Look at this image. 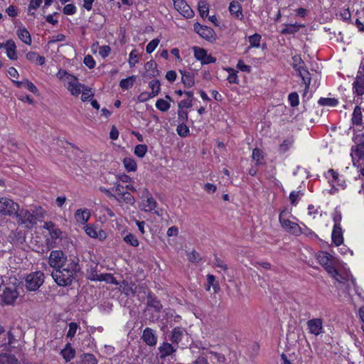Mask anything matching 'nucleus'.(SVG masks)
<instances>
[{
  "mask_svg": "<svg viewBox=\"0 0 364 364\" xmlns=\"http://www.w3.org/2000/svg\"><path fill=\"white\" fill-rule=\"evenodd\" d=\"M229 11L238 19H242L243 18L241 4L237 1H232L230 2Z\"/></svg>",
  "mask_w": 364,
  "mask_h": 364,
  "instance_id": "412c9836",
  "label": "nucleus"
},
{
  "mask_svg": "<svg viewBox=\"0 0 364 364\" xmlns=\"http://www.w3.org/2000/svg\"><path fill=\"white\" fill-rule=\"evenodd\" d=\"M76 12V7L74 4H69L64 6L63 13L66 15H73Z\"/></svg>",
  "mask_w": 364,
  "mask_h": 364,
  "instance_id": "338daca9",
  "label": "nucleus"
},
{
  "mask_svg": "<svg viewBox=\"0 0 364 364\" xmlns=\"http://www.w3.org/2000/svg\"><path fill=\"white\" fill-rule=\"evenodd\" d=\"M226 70L228 72L229 75L228 76V81L230 83L238 84L239 80L237 75V71L233 68H226Z\"/></svg>",
  "mask_w": 364,
  "mask_h": 364,
  "instance_id": "a19ab883",
  "label": "nucleus"
},
{
  "mask_svg": "<svg viewBox=\"0 0 364 364\" xmlns=\"http://www.w3.org/2000/svg\"><path fill=\"white\" fill-rule=\"evenodd\" d=\"M288 100L292 107H296L299 104V95L296 92L290 93Z\"/></svg>",
  "mask_w": 364,
  "mask_h": 364,
  "instance_id": "4d7b16f0",
  "label": "nucleus"
},
{
  "mask_svg": "<svg viewBox=\"0 0 364 364\" xmlns=\"http://www.w3.org/2000/svg\"><path fill=\"white\" fill-rule=\"evenodd\" d=\"M318 104L321 106H329V107H335L338 105V102L335 98H324L321 97L318 100Z\"/></svg>",
  "mask_w": 364,
  "mask_h": 364,
  "instance_id": "58836bf2",
  "label": "nucleus"
},
{
  "mask_svg": "<svg viewBox=\"0 0 364 364\" xmlns=\"http://www.w3.org/2000/svg\"><path fill=\"white\" fill-rule=\"evenodd\" d=\"M44 282V274L35 272L29 274L26 278V287L28 291H36Z\"/></svg>",
  "mask_w": 364,
  "mask_h": 364,
  "instance_id": "423d86ee",
  "label": "nucleus"
},
{
  "mask_svg": "<svg viewBox=\"0 0 364 364\" xmlns=\"http://www.w3.org/2000/svg\"><path fill=\"white\" fill-rule=\"evenodd\" d=\"M79 328V325L77 323L71 322L69 323V330L67 333V337L70 338H73L76 332L77 328Z\"/></svg>",
  "mask_w": 364,
  "mask_h": 364,
  "instance_id": "864d4df0",
  "label": "nucleus"
},
{
  "mask_svg": "<svg viewBox=\"0 0 364 364\" xmlns=\"http://www.w3.org/2000/svg\"><path fill=\"white\" fill-rule=\"evenodd\" d=\"M310 333L317 336L323 333V320L321 318H312L306 323Z\"/></svg>",
  "mask_w": 364,
  "mask_h": 364,
  "instance_id": "6e6552de",
  "label": "nucleus"
},
{
  "mask_svg": "<svg viewBox=\"0 0 364 364\" xmlns=\"http://www.w3.org/2000/svg\"><path fill=\"white\" fill-rule=\"evenodd\" d=\"M292 65L293 67L298 70V68H300V70H304L302 67L301 66V64L303 63V60L300 55H296L292 57Z\"/></svg>",
  "mask_w": 364,
  "mask_h": 364,
  "instance_id": "052dcab7",
  "label": "nucleus"
},
{
  "mask_svg": "<svg viewBox=\"0 0 364 364\" xmlns=\"http://www.w3.org/2000/svg\"><path fill=\"white\" fill-rule=\"evenodd\" d=\"M149 86L151 90L152 96H157L161 90V85L158 80H152L149 82Z\"/></svg>",
  "mask_w": 364,
  "mask_h": 364,
  "instance_id": "4c0bfd02",
  "label": "nucleus"
},
{
  "mask_svg": "<svg viewBox=\"0 0 364 364\" xmlns=\"http://www.w3.org/2000/svg\"><path fill=\"white\" fill-rule=\"evenodd\" d=\"M111 51V48L109 46H102L99 47V54L102 58H105L107 57Z\"/></svg>",
  "mask_w": 364,
  "mask_h": 364,
  "instance_id": "0e129e2a",
  "label": "nucleus"
},
{
  "mask_svg": "<svg viewBox=\"0 0 364 364\" xmlns=\"http://www.w3.org/2000/svg\"><path fill=\"white\" fill-rule=\"evenodd\" d=\"M294 142L292 138H288L283 141V142L279 146V151L282 153L286 152L289 150Z\"/></svg>",
  "mask_w": 364,
  "mask_h": 364,
  "instance_id": "de8ad7c7",
  "label": "nucleus"
},
{
  "mask_svg": "<svg viewBox=\"0 0 364 364\" xmlns=\"http://www.w3.org/2000/svg\"><path fill=\"white\" fill-rule=\"evenodd\" d=\"M82 364H97V360L92 354H84L82 358Z\"/></svg>",
  "mask_w": 364,
  "mask_h": 364,
  "instance_id": "49530a36",
  "label": "nucleus"
},
{
  "mask_svg": "<svg viewBox=\"0 0 364 364\" xmlns=\"http://www.w3.org/2000/svg\"><path fill=\"white\" fill-rule=\"evenodd\" d=\"M333 257L326 252H319L316 255V259L318 262L323 267L327 265L333 261Z\"/></svg>",
  "mask_w": 364,
  "mask_h": 364,
  "instance_id": "b1692460",
  "label": "nucleus"
},
{
  "mask_svg": "<svg viewBox=\"0 0 364 364\" xmlns=\"http://www.w3.org/2000/svg\"><path fill=\"white\" fill-rule=\"evenodd\" d=\"M184 331V329L181 327L174 328L171 337L172 343L178 344L182 340Z\"/></svg>",
  "mask_w": 364,
  "mask_h": 364,
  "instance_id": "c85d7f7f",
  "label": "nucleus"
},
{
  "mask_svg": "<svg viewBox=\"0 0 364 364\" xmlns=\"http://www.w3.org/2000/svg\"><path fill=\"white\" fill-rule=\"evenodd\" d=\"M176 132L180 136L186 137L189 134V128L183 122H182L178 125Z\"/></svg>",
  "mask_w": 364,
  "mask_h": 364,
  "instance_id": "c03bdc74",
  "label": "nucleus"
},
{
  "mask_svg": "<svg viewBox=\"0 0 364 364\" xmlns=\"http://www.w3.org/2000/svg\"><path fill=\"white\" fill-rule=\"evenodd\" d=\"M90 217V212L88 209H78L75 213V218L76 221L82 224H85L88 221Z\"/></svg>",
  "mask_w": 364,
  "mask_h": 364,
  "instance_id": "aec40b11",
  "label": "nucleus"
},
{
  "mask_svg": "<svg viewBox=\"0 0 364 364\" xmlns=\"http://www.w3.org/2000/svg\"><path fill=\"white\" fill-rule=\"evenodd\" d=\"M188 259L189 262L193 263H197L200 262L202 258L198 252L195 250H193L188 255Z\"/></svg>",
  "mask_w": 364,
  "mask_h": 364,
  "instance_id": "6e6d98bb",
  "label": "nucleus"
},
{
  "mask_svg": "<svg viewBox=\"0 0 364 364\" xmlns=\"http://www.w3.org/2000/svg\"><path fill=\"white\" fill-rule=\"evenodd\" d=\"M194 31L202 38L206 40L213 39L214 37V31L210 27L202 26L199 23H196L193 26Z\"/></svg>",
  "mask_w": 364,
  "mask_h": 364,
  "instance_id": "9b49d317",
  "label": "nucleus"
},
{
  "mask_svg": "<svg viewBox=\"0 0 364 364\" xmlns=\"http://www.w3.org/2000/svg\"><path fill=\"white\" fill-rule=\"evenodd\" d=\"M170 107V104L163 99H159L156 102V107L161 112L168 111Z\"/></svg>",
  "mask_w": 364,
  "mask_h": 364,
  "instance_id": "79ce46f5",
  "label": "nucleus"
},
{
  "mask_svg": "<svg viewBox=\"0 0 364 364\" xmlns=\"http://www.w3.org/2000/svg\"><path fill=\"white\" fill-rule=\"evenodd\" d=\"M14 215L17 223L25 228L30 229L36 224V217L27 210L18 208Z\"/></svg>",
  "mask_w": 364,
  "mask_h": 364,
  "instance_id": "7ed1b4c3",
  "label": "nucleus"
},
{
  "mask_svg": "<svg viewBox=\"0 0 364 364\" xmlns=\"http://www.w3.org/2000/svg\"><path fill=\"white\" fill-rule=\"evenodd\" d=\"M122 287H123V291L125 292L126 294L134 293V287H135L134 283H132V282L128 283V282L124 281L122 282Z\"/></svg>",
  "mask_w": 364,
  "mask_h": 364,
  "instance_id": "603ef678",
  "label": "nucleus"
},
{
  "mask_svg": "<svg viewBox=\"0 0 364 364\" xmlns=\"http://www.w3.org/2000/svg\"><path fill=\"white\" fill-rule=\"evenodd\" d=\"M332 240L336 246L343 243V237L341 225H334L332 231Z\"/></svg>",
  "mask_w": 364,
  "mask_h": 364,
  "instance_id": "a211bd4d",
  "label": "nucleus"
},
{
  "mask_svg": "<svg viewBox=\"0 0 364 364\" xmlns=\"http://www.w3.org/2000/svg\"><path fill=\"white\" fill-rule=\"evenodd\" d=\"M355 154L359 159L364 157V144H360L357 146L356 149L355 151Z\"/></svg>",
  "mask_w": 364,
  "mask_h": 364,
  "instance_id": "774afa93",
  "label": "nucleus"
},
{
  "mask_svg": "<svg viewBox=\"0 0 364 364\" xmlns=\"http://www.w3.org/2000/svg\"><path fill=\"white\" fill-rule=\"evenodd\" d=\"M112 191L114 192V198L119 203H125L132 205L135 203L134 197L127 191L123 186L117 184L112 188Z\"/></svg>",
  "mask_w": 364,
  "mask_h": 364,
  "instance_id": "39448f33",
  "label": "nucleus"
},
{
  "mask_svg": "<svg viewBox=\"0 0 364 364\" xmlns=\"http://www.w3.org/2000/svg\"><path fill=\"white\" fill-rule=\"evenodd\" d=\"M84 63L90 69L94 68L95 66V61L92 56L90 55H85L84 58Z\"/></svg>",
  "mask_w": 364,
  "mask_h": 364,
  "instance_id": "69168bd1",
  "label": "nucleus"
},
{
  "mask_svg": "<svg viewBox=\"0 0 364 364\" xmlns=\"http://www.w3.org/2000/svg\"><path fill=\"white\" fill-rule=\"evenodd\" d=\"M138 63V53L136 50H132L129 55V64L134 67Z\"/></svg>",
  "mask_w": 364,
  "mask_h": 364,
  "instance_id": "5fc2aeb1",
  "label": "nucleus"
},
{
  "mask_svg": "<svg viewBox=\"0 0 364 364\" xmlns=\"http://www.w3.org/2000/svg\"><path fill=\"white\" fill-rule=\"evenodd\" d=\"M4 301L7 304H11L18 297V292L11 289L6 288L3 293Z\"/></svg>",
  "mask_w": 364,
  "mask_h": 364,
  "instance_id": "5701e85b",
  "label": "nucleus"
},
{
  "mask_svg": "<svg viewBox=\"0 0 364 364\" xmlns=\"http://www.w3.org/2000/svg\"><path fill=\"white\" fill-rule=\"evenodd\" d=\"M124 241L127 244L132 245L133 247H137L139 245V241L137 238L135 237V235H134L132 233H129L126 236H124Z\"/></svg>",
  "mask_w": 364,
  "mask_h": 364,
  "instance_id": "37998d69",
  "label": "nucleus"
},
{
  "mask_svg": "<svg viewBox=\"0 0 364 364\" xmlns=\"http://www.w3.org/2000/svg\"><path fill=\"white\" fill-rule=\"evenodd\" d=\"M298 71L299 73L300 76L302 78L304 83L305 84V89L304 92V95L308 92L311 82V78L309 77V73L306 70H300V68H298Z\"/></svg>",
  "mask_w": 364,
  "mask_h": 364,
  "instance_id": "2f4dec72",
  "label": "nucleus"
},
{
  "mask_svg": "<svg viewBox=\"0 0 364 364\" xmlns=\"http://www.w3.org/2000/svg\"><path fill=\"white\" fill-rule=\"evenodd\" d=\"M252 157L253 160H255L256 161V164L257 165L261 164L262 160L263 159L262 151L259 149H257V148L254 149L252 150Z\"/></svg>",
  "mask_w": 364,
  "mask_h": 364,
  "instance_id": "8fccbe9b",
  "label": "nucleus"
},
{
  "mask_svg": "<svg viewBox=\"0 0 364 364\" xmlns=\"http://www.w3.org/2000/svg\"><path fill=\"white\" fill-rule=\"evenodd\" d=\"M84 228H85V231L87 233V235H88L90 237H93V238L96 237L97 230V228L90 225H87Z\"/></svg>",
  "mask_w": 364,
  "mask_h": 364,
  "instance_id": "680f3d73",
  "label": "nucleus"
},
{
  "mask_svg": "<svg viewBox=\"0 0 364 364\" xmlns=\"http://www.w3.org/2000/svg\"><path fill=\"white\" fill-rule=\"evenodd\" d=\"M143 341L149 346H154L157 343V336L155 331L151 328H146L142 333Z\"/></svg>",
  "mask_w": 364,
  "mask_h": 364,
  "instance_id": "f8f14e48",
  "label": "nucleus"
},
{
  "mask_svg": "<svg viewBox=\"0 0 364 364\" xmlns=\"http://www.w3.org/2000/svg\"><path fill=\"white\" fill-rule=\"evenodd\" d=\"M61 355L66 362L71 360L75 355V350L71 347L70 343H67L65 347L60 352Z\"/></svg>",
  "mask_w": 364,
  "mask_h": 364,
  "instance_id": "393cba45",
  "label": "nucleus"
},
{
  "mask_svg": "<svg viewBox=\"0 0 364 364\" xmlns=\"http://www.w3.org/2000/svg\"><path fill=\"white\" fill-rule=\"evenodd\" d=\"M26 59L29 60L30 62L34 63L39 65H43L45 63V58L43 56L39 55L36 52H28L26 54Z\"/></svg>",
  "mask_w": 364,
  "mask_h": 364,
  "instance_id": "a878e982",
  "label": "nucleus"
},
{
  "mask_svg": "<svg viewBox=\"0 0 364 364\" xmlns=\"http://www.w3.org/2000/svg\"><path fill=\"white\" fill-rule=\"evenodd\" d=\"M289 213L287 210H282L279 216V220L282 227L288 232L295 235L301 234V227L296 223L291 222L288 218Z\"/></svg>",
  "mask_w": 364,
  "mask_h": 364,
  "instance_id": "20e7f679",
  "label": "nucleus"
},
{
  "mask_svg": "<svg viewBox=\"0 0 364 364\" xmlns=\"http://www.w3.org/2000/svg\"><path fill=\"white\" fill-rule=\"evenodd\" d=\"M97 264H93L87 270V279L91 281H105L107 277H110L109 274H97Z\"/></svg>",
  "mask_w": 364,
  "mask_h": 364,
  "instance_id": "ddd939ff",
  "label": "nucleus"
},
{
  "mask_svg": "<svg viewBox=\"0 0 364 364\" xmlns=\"http://www.w3.org/2000/svg\"><path fill=\"white\" fill-rule=\"evenodd\" d=\"M147 146L145 144H139L135 146L134 154L140 157L143 158L147 152Z\"/></svg>",
  "mask_w": 364,
  "mask_h": 364,
  "instance_id": "a18cd8bd",
  "label": "nucleus"
},
{
  "mask_svg": "<svg viewBox=\"0 0 364 364\" xmlns=\"http://www.w3.org/2000/svg\"><path fill=\"white\" fill-rule=\"evenodd\" d=\"M18 38L26 44L31 45V37L30 33L26 28H19L16 33Z\"/></svg>",
  "mask_w": 364,
  "mask_h": 364,
  "instance_id": "cd10ccee",
  "label": "nucleus"
},
{
  "mask_svg": "<svg viewBox=\"0 0 364 364\" xmlns=\"http://www.w3.org/2000/svg\"><path fill=\"white\" fill-rule=\"evenodd\" d=\"M0 364H19V361L14 354L1 353Z\"/></svg>",
  "mask_w": 364,
  "mask_h": 364,
  "instance_id": "4be33fe9",
  "label": "nucleus"
},
{
  "mask_svg": "<svg viewBox=\"0 0 364 364\" xmlns=\"http://www.w3.org/2000/svg\"><path fill=\"white\" fill-rule=\"evenodd\" d=\"M70 261L79 263V259L75 257L70 256L68 257L61 250H53L50 253L48 263L53 269H55L68 266Z\"/></svg>",
  "mask_w": 364,
  "mask_h": 364,
  "instance_id": "f03ea898",
  "label": "nucleus"
},
{
  "mask_svg": "<svg viewBox=\"0 0 364 364\" xmlns=\"http://www.w3.org/2000/svg\"><path fill=\"white\" fill-rule=\"evenodd\" d=\"M81 92H82L81 100L83 102H85V101L91 99L94 95V93L92 92V90L86 86H85L84 88H82Z\"/></svg>",
  "mask_w": 364,
  "mask_h": 364,
  "instance_id": "3c124183",
  "label": "nucleus"
},
{
  "mask_svg": "<svg viewBox=\"0 0 364 364\" xmlns=\"http://www.w3.org/2000/svg\"><path fill=\"white\" fill-rule=\"evenodd\" d=\"M182 75L181 81L186 87H191L195 85L194 74L186 70H179Z\"/></svg>",
  "mask_w": 364,
  "mask_h": 364,
  "instance_id": "f3484780",
  "label": "nucleus"
},
{
  "mask_svg": "<svg viewBox=\"0 0 364 364\" xmlns=\"http://www.w3.org/2000/svg\"><path fill=\"white\" fill-rule=\"evenodd\" d=\"M159 43L158 38L153 39L146 46V50L148 53H151Z\"/></svg>",
  "mask_w": 364,
  "mask_h": 364,
  "instance_id": "13d9d810",
  "label": "nucleus"
},
{
  "mask_svg": "<svg viewBox=\"0 0 364 364\" xmlns=\"http://www.w3.org/2000/svg\"><path fill=\"white\" fill-rule=\"evenodd\" d=\"M353 88L355 92L362 96L364 95V75L361 73H358L353 83Z\"/></svg>",
  "mask_w": 364,
  "mask_h": 364,
  "instance_id": "2eb2a0df",
  "label": "nucleus"
},
{
  "mask_svg": "<svg viewBox=\"0 0 364 364\" xmlns=\"http://www.w3.org/2000/svg\"><path fill=\"white\" fill-rule=\"evenodd\" d=\"M67 89L70 91L72 95L78 96L84 88L85 85L77 82L75 84L71 85H67Z\"/></svg>",
  "mask_w": 364,
  "mask_h": 364,
  "instance_id": "f704fd0d",
  "label": "nucleus"
},
{
  "mask_svg": "<svg viewBox=\"0 0 364 364\" xmlns=\"http://www.w3.org/2000/svg\"><path fill=\"white\" fill-rule=\"evenodd\" d=\"M134 80V79L133 76L127 77L126 79H122L119 82V86L122 89L127 90L132 87Z\"/></svg>",
  "mask_w": 364,
  "mask_h": 364,
  "instance_id": "09e8293b",
  "label": "nucleus"
},
{
  "mask_svg": "<svg viewBox=\"0 0 364 364\" xmlns=\"http://www.w3.org/2000/svg\"><path fill=\"white\" fill-rule=\"evenodd\" d=\"M4 48L6 51L7 57L11 60H16V46L14 41L8 40L4 44Z\"/></svg>",
  "mask_w": 364,
  "mask_h": 364,
  "instance_id": "dca6fc26",
  "label": "nucleus"
},
{
  "mask_svg": "<svg viewBox=\"0 0 364 364\" xmlns=\"http://www.w3.org/2000/svg\"><path fill=\"white\" fill-rule=\"evenodd\" d=\"M175 9L184 17L191 18L193 16V11L185 0H173Z\"/></svg>",
  "mask_w": 364,
  "mask_h": 364,
  "instance_id": "1a4fd4ad",
  "label": "nucleus"
},
{
  "mask_svg": "<svg viewBox=\"0 0 364 364\" xmlns=\"http://www.w3.org/2000/svg\"><path fill=\"white\" fill-rule=\"evenodd\" d=\"M303 26V25L298 23L287 24L285 25V27L281 31V33L282 34H294Z\"/></svg>",
  "mask_w": 364,
  "mask_h": 364,
  "instance_id": "473e14b6",
  "label": "nucleus"
},
{
  "mask_svg": "<svg viewBox=\"0 0 364 364\" xmlns=\"http://www.w3.org/2000/svg\"><path fill=\"white\" fill-rule=\"evenodd\" d=\"M352 122L354 124L356 125H361L363 123L361 108L358 106H356L353 110Z\"/></svg>",
  "mask_w": 364,
  "mask_h": 364,
  "instance_id": "72a5a7b5",
  "label": "nucleus"
},
{
  "mask_svg": "<svg viewBox=\"0 0 364 364\" xmlns=\"http://www.w3.org/2000/svg\"><path fill=\"white\" fill-rule=\"evenodd\" d=\"M157 203L151 196H147L146 200H142L140 208L145 212H151L156 207Z\"/></svg>",
  "mask_w": 364,
  "mask_h": 364,
  "instance_id": "6ab92c4d",
  "label": "nucleus"
},
{
  "mask_svg": "<svg viewBox=\"0 0 364 364\" xmlns=\"http://www.w3.org/2000/svg\"><path fill=\"white\" fill-rule=\"evenodd\" d=\"M147 304L150 307L154 308L157 312H159L162 309L161 302L155 296L150 294H149L147 296Z\"/></svg>",
  "mask_w": 364,
  "mask_h": 364,
  "instance_id": "7c9ffc66",
  "label": "nucleus"
},
{
  "mask_svg": "<svg viewBox=\"0 0 364 364\" xmlns=\"http://www.w3.org/2000/svg\"><path fill=\"white\" fill-rule=\"evenodd\" d=\"M194 56L200 60L202 64L213 63L216 61V58L208 55L205 50L198 47H194Z\"/></svg>",
  "mask_w": 364,
  "mask_h": 364,
  "instance_id": "9d476101",
  "label": "nucleus"
},
{
  "mask_svg": "<svg viewBox=\"0 0 364 364\" xmlns=\"http://www.w3.org/2000/svg\"><path fill=\"white\" fill-rule=\"evenodd\" d=\"M301 196H302V193H300V191H292L291 192L289 195V200L291 203V204H296L297 201L299 200Z\"/></svg>",
  "mask_w": 364,
  "mask_h": 364,
  "instance_id": "e2e57ef3",
  "label": "nucleus"
},
{
  "mask_svg": "<svg viewBox=\"0 0 364 364\" xmlns=\"http://www.w3.org/2000/svg\"><path fill=\"white\" fill-rule=\"evenodd\" d=\"M144 68L146 70V73L149 77H155L159 75V70H157V65L154 60L148 61L145 65Z\"/></svg>",
  "mask_w": 364,
  "mask_h": 364,
  "instance_id": "bb28decb",
  "label": "nucleus"
},
{
  "mask_svg": "<svg viewBox=\"0 0 364 364\" xmlns=\"http://www.w3.org/2000/svg\"><path fill=\"white\" fill-rule=\"evenodd\" d=\"M207 284L205 286V288L207 291H210V287H213L214 291L218 292L220 289L218 283L215 281V277L213 274L207 275Z\"/></svg>",
  "mask_w": 364,
  "mask_h": 364,
  "instance_id": "c756f323",
  "label": "nucleus"
},
{
  "mask_svg": "<svg viewBox=\"0 0 364 364\" xmlns=\"http://www.w3.org/2000/svg\"><path fill=\"white\" fill-rule=\"evenodd\" d=\"M323 267L331 277H336V275H338V272L335 268L333 264V261Z\"/></svg>",
  "mask_w": 364,
  "mask_h": 364,
  "instance_id": "bf43d9fd",
  "label": "nucleus"
},
{
  "mask_svg": "<svg viewBox=\"0 0 364 364\" xmlns=\"http://www.w3.org/2000/svg\"><path fill=\"white\" fill-rule=\"evenodd\" d=\"M19 208L18 204L8 198H0V214L11 216L15 214Z\"/></svg>",
  "mask_w": 364,
  "mask_h": 364,
  "instance_id": "0eeeda50",
  "label": "nucleus"
},
{
  "mask_svg": "<svg viewBox=\"0 0 364 364\" xmlns=\"http://www.w3.org/2000/svg\"><path fill=\"white\" fill-rule=\"evenodd\" d=\"M261 36L257 33H255L249 36L250 48H259L260 46Z\"/></svg>",
  "mask_w": 364,
  "mask_h": 364,
  "instance_id": "ea45409f",
  "label": "nucleus"
},
{
  "mask_svg": "<svg viewBox=\"0 0 364 364\" xmlns=\"http://www.w3.org/2000/svg\"><path fill=\"white\" fill-rule=\"evenodd\" d=\"M123 164L125 169L129 172L135 171L136 169V163L132 158H124L123 159Z\"/></svg>",
  "mask_w": 364,
  "mask_h": 364,
  "instance_id": "e433bc0d",
  "label": "nucleus"
},
{
  "mask_svg": "<svg viewBox=\"0 0 364 364\" xmlns=\"http://www.w3.org/2000/svg\"><path fill=\"white\" fill-rule=\"evenodd\" d=\"M80 264L70 261L68 266L53 269L51 274L53 279L60 287H67L71 284L75 275L80 272Z\"/></svg>",
  "mask_w": 364,
  "mask_h": 364,
  "instance_id": "f257e3e1",
  "label": "nucleus"
},
{
  "mask_svg": "<svg viewBox=\"0 0 364 364\" xmlns=\"http://www.w3.org/2000/svg\"><path fill=\"white\" fill-rule=\"evenodd\" d=\"M198 11L202 18L208 16L209 11V6L204 0H200L198 4Z\"/></svg>",
  "mask_w": 364,
  "mask_h": 364,
  "instance_id": "c9c22d12",
  "label": "nucleus"
},
{
  "mask_svg": "<svg viewBox=\"0 0 364 364\" xmlns=\"http://www.w3.org/2000/svg\"><path fill=\"white\" fill-rule=\"evenodd\" d=\"M158 349L159 352V358L161 360H164L166 357L171 355L176 351V348H175L172 344L167 342L162 343Z\"/></svg>",
  "mask_w": 364,
  "mask_h": 364,
  "instance_id": "4468645a",
  "label": "nucleus"
}]
</instances>
